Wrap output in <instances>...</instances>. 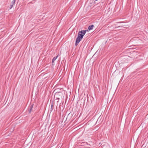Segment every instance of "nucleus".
<instances>
[{"label": "nucleus", "instance_id": "obj_1", "mask_svg": "<svg viewBox=\"0 0 148 148\" xmlns=\"http://www.w3.org/2000/svg\"><path fill=\"white\" fill-rule=\"evenodd\" d=\"M88 30H82L79 32L78 36L76 40L75 45H77L82 39L83 36L84 35L86 32H88Z\"/></svg>", "mask_w": 148, "mask_h": 148}, {"label": "nucleus", "instance_id": "obj_2", "mask_svg": "<svg viewBox=\"0 0 148 148\" xmlns=\"http://www.w3.org/2000/svg\"><path fill=\"white\" fill-rule=\"evenodd\" d=\"M94 27V25H92L89 26L88 27V29L89 30H92L93 29Z\"/></svg>", "mask_w": 148, "mask_h": 148}, {"label": "nucleus", "instance_id": "obj_3", "mask_svg": "<svg viewBox=\"0 0 148 148\" xmlns=\"http://www.w3.org/2000/svg\"><path fill=\"white\" fill-rule=\"evenodd\" d=\"M33 104H32L30 108L29 109V110H28L29 112V113H30L31 110L32 109V108L33 107Z\"/></svg>", "mask_w": 148, "mask_h": 148}, {"label": "nucleus", "instance_id": "obj_4", "mask_svg": "<svg viewBox=\"0 0 148 148\" xmlns=\"http://www.w3.org/2000/svg\"><path fill=\"white\" fill-rule=\"evenodd\" d=\"M58 55L56 57H54L53 58V60H52V63H53L54 62V61L56 60V59H57V57H58Z\"/></svg>", "mask_w": 148, "mask_h": 148}, {"label": "nucleus", "instance_id": "obj_5", "mask_svg": "<svg viewBox=\"0 0 148 148\" xmlns=\"http://www.w3.org/2000/svg\"><path fill=\"white\" fill-rule=\"evenodd\" d=\"M15 2V0H13L11 3V4L14 5Z\"/></svg>", "mask_w": 148, "mask_h": 148}, {"label": "nucleus", "instance_id": "obj_6", "mask_svg": "<svg viewBox=\"0 0 148 148\" xmlns=\"http://www.w3.org/2000/svg\"><path fill=\"white\" fill-rule=\"evenodd\" d=\"M14 5H12V4H11L10 5V9H11V8H12V7H13V6Z\"/></svg>", "mask_w": 148, "mask_h": 148}]
</instances>
